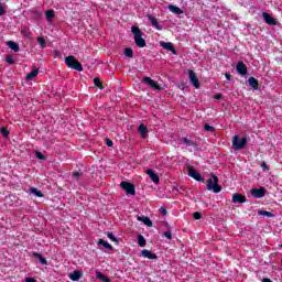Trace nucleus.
<instances>
[{"instance_id":"obj_1","label":"nucleus","mask_w":282,"mask_h":282,"mask_svg":"<svg viewBox=\"0 0 282 282\" xmlns=\"http://www.w3.org/2000/svg\"><path fill=\"white\" fill-rule=\"evenodd\" d=\"M131 32L134 36V43L137 47H147V40H144V33L137 25L131 26Z\"/></svg>"},{"instance_id":"obj_2","label":"nucleus","mask_w":282,"mask_h":282,"mask_svg":"<svg viewBox=\"0 0 282 282\" xmlns=\"http://www.w3.org/2000/svg\"><path fill=\"white\" fill-rule=\"evenodd\" d=\"M231 143L234 151H242L248 144V137L234 135Z\"/></svg>"},{"instance_id":"obj_3","label":"nucleus","mask_w":282,"mask_h":282,"mask_svg":"<svg viewBox=\"0 0 282 282\" xmlns=\"http://www.w3.org/2000/svg\"><path fill=\"white\" fill-rule=\"evenodd\" d=\"M206 188L207 191H213V193H221V186H219V177L213 174L212 177L206 182Z\"/></svg>"},{"instance_id":"obj_4","label":"nucleus","mask_w":282,"mask_h":282,"mask_svg":"<svg viewBox=\"0 0 282 282\" xmlns=\"http://www.w3.org/2000/svg\"><path fill=\"white\" fill-rule=\"evenodd\" d=\"M65 63L69 69H75V72H83V64L74 55H69L65 58Z\"/></svg>"},{"instance_id":"obj_5","label":"nucleus","mask_w":282,"mask_h":282,"mask_svg":"<svg viewBox=\"0 0 282 282\" xmlns=\"http://www.w3.org/2000/svg\"><path fill=\"white\" fill-rule=\"evenodd\" d=\"M120 187L127 193V195L135 196V185H133V183L123 181L120 183Z\"/></svg>"},{"instance_id":"obj_6","label":"nucleus","mask_w":282,"mask_h":282,"mask_svg":"<svg viewBox=\"0 0 282 282\" xmlns=\"http://www.w3.org/2000/svg\"><path fill=\"white\" fill-rule=\"evenodd\" d=\"M187 175L193 180H196V182H204V177H202V174H199L193 165L187 166Z\"/></svg>"},{"instance_id":"obj_7","label":"nucleus","mask_w":282,"mask_h":282,"mask_svg":"<svg viewBox=\"0 0 282 282\" xmlns=\"http://www.w3.org/2000/svg\"><path fill=\"white\" fill-rule=\"evenodd\" d=\"M188 78L192 85L196 88L199 89V78H197V74L193 72V69H188Z\"/></svg>"},{"instance_id":"obj_8","label":"nucleus","mask_w":282,"mask_h":282,"mask_svg":"<svg viewBox=\"0 0 282 282\" xmlns=\"http://www.w3.org/2000/svg\"><path fill=\"white\" fill-rule=\"evenodd\" d=\"M251 195L254 197V199H261L262 197H265V188L264 187L252 188Z\"/></svg>"},{"instance_id":"obj_9","label":"nucleus","mask_w":282,"mask_h":282,"mask_svg":"<svg viewBox=\"0 0 282 282\" xmlns=\"http://www.w3.org/2000/svg\"><path fill=\"white\" fill-rule=\"evenodd\" d=\"M143 83L152 87V89H156L158 91L162 90V87L160 86V84H158V82L153 80L151 77H144Z\"/></svg>"},{"instance_id":"obj_10","label":"nucleus","mask_w":282,"mask_h":282,"mask_svg":"<svg viewBox=\"0 0 282 282\" xmlns=\"http://www.w3.org/2000/svg\"><path fill=\"white\" fill-rule=\"evenodd\" d=\"M232 202L234 204H246V202H248V198H246L243 194L236 193L232 195Z\"/></svg>"},{"instance_id":"obj_11","label":"nucleus","mask_w":282,"mask_h":282,"mask_svg":"<svg viewBox=\"0 0 282 282\" xmlns=\"http://www.w3.org/2000/svg\"><path fill=\"white\" fill-rule=\"evenodd\" d=\"M140 257H143V259H151V260L158 259V254L151 252L149 249L141 250Z\"/></svg>"},{"instance_id":"obj_12","label":"nucleus","mask_w":282,"mask_h":282,"mask_svg":"<svg viewBox=\"0 0 282 282\" xmlns=\"http://www.w3.org/2000/svg\"><path fill=\"white\" fill-rule=\"evenodd\" d=\"M262 19H264L267 25H276V19L272 18L268 12H262Z\"/></svg>"},{"instance_id":"obj_13","label":"nucleus","mask_w":282,"mask_h":282,"mask_svg":"<svg viewBox=\"0 0 282 282\" xmlns=\"http://www.w3.org/2000/svg\"><path fill=\"white\" fill-rule=\"evenodd\" d=\"M161 47L163 50H167V52H172V54H177V50H175V46H173V43L171 42H160Z\"/></svg>"},{"instance_id":"obj_14","label":"nucleus","mask_w":282,"mask_h":282,"mask_svg":"<svg viewBox=\"0 0 282 282\" xmlns=\"http://www.w3.org/2000/svg\"><path fill=\"white\" fill-rule=\"evenodd\" d=\"M236 72H238L241 76H246V74H248V66H246L243 62L240 61L236 66Z\"/></svg>"},{"instance_id":"obj_15","label":"nucleus","mask_w":282,"mask_h":282,"mask_svg":"<svg viewBox=\"0 0 282 282\" xmlns=\"http://www.w3.org/2000/svg\"><path fill=\"white\" fill-rule=\"evenodd\" d=\"M138 132L140 133L141 138L144 140L149 138V128L144 126V123H141L138 128Z\"/></svg>"},{"instance_id":"obj_16","label":"nucleus","mask_w":282,"mask_h":282,"mask_svg":"<svg viewBox=\"0 0 282 282\" xmlns=\"http://www.w3.org/2000/svg\"><path fill=\"white\" fill-rule=\"evenodd\" d=\"M145 173L155 184H160V175H158V173H155L153 170H147Z\"/></svg>"},{"instance_id":"obj_17","label":"nucleus","mask_w":282,"mask_h":282,"mask_svg":"<svg viewBox=\"0 0 282 282\" xmlns=\"http://www.w3.org/2000/svg\"><path fill=\"white\" fill-rule=\"evenodd\" d=\"M148 21L159 31H162V26L160 25V22H158V19L154 15L149 14Z\"/></svg>"},{"instance_id":"obj_18","label":"nucleus","mask_w":282,"mask_h":282,"mask_svg":"<svg viewBox=\"0 0 282 282\" xmlns=\"http://www.w3.org/2000/svg\"><path fill=\"white\" fill-rule=\"evenodd\" d=\"M32 257H34L35 259H39L42 265H47V259H45V257H43L41 253L34 251L32 252Z\"/></svg>"},{"instance_id":"obj_19","label":"nucleus","mask_w":282,"mask_h":282,"mask_svg":"<svg viewBox=\"0 0 282 282\" xmlns=\"http://www.w3.org/2000/svg\"><path fill=\"white\" fill-rule=\"evenodd\" d=\"M39 76V68L33 67L32 70L26 75V80H34Z\"/></svg>"},{"instance_id":"obj_20","label":"nucleus","mask_w":282,"mask_h":282,"mask_svg":"<svg viewBox=\"0 0 282 282\" xmlns=\"http://www.w3.org/2000/svg\"><path fill=\"white\" fill-rule=\"evenodd\" d=\"M167 9L170 12H173V14H184V11L174 4H169Z\"/></svg>"},{"instance_id":"obj_21","label":"nucleus","mask_w":282,"mask_h":282,"mask_svg":"<svg viewBox=\"0 0 282 282\" xmlns=\"http://www.w3.org/2000/svg\"><path fill=\"white\" fill-rule=\"evenodd\" d=\"M70 281H80L83 279V273L80 271H74L69 274Z\"/></svg>"},{"instance_id":"obj_22","label":"nucleus","mask_w":282,"mask_h":282,"mask_svg":"<svg viewBox=\"0 0 282 282\" xmlns=\"http://www.w3.org/2000/svg\"><path fill=\"white\" fill-rule=\"evenodd\" d=\"M137 219H138V221H143L144 225L148 226L149 228H151L153 226V221L149 217L139 216Z\"/></svg>"},{"instance_id":"obj_23","label":"nucleus","mask_w":282,"mask_h":282,"mask_svg":"<svg viewBox=\"0 0 282 282\" xmlns=\"http://www.w3.org/2000/svg\"><path fill=\"white\" fill-rule=\"evenodd\" d=\"M8 47H10V50H12L13 52H20L21 47L19 46V44L14 41H9L7 43Z\"/></svg>"},{"instance_id":"obj_24","label":"nucleus","mask_w":282,"mask_h":282,"mask_svg":"<svg viewBox=\"0 0 282 282\" xmlns=\"http://www.w3.org/2000/svg\"><path fill=\"white\" fill-rule=\"evenodd\" d=\"M248 83L252 87V89H259V80L257 78L249 77Z\"/></svg>"},{"instance_id":"obj_25","label":"nucleus","mask_w":282,"mask_h":282,"mask_svg":"<svg viewBox=\"0 0 282 282\" xmlns=\"http://www.w3.org/2000/svg\"><path fill=\"white\" fill-rule=\"evenodd\" d=\"M98 246H104L106 250H113V246H111L107 240L105 239H99Z\"/></svg>"},{"instance_id":"obj_26","label":"nucleus","mask_w":282,"mask_h":282,"mask_svg":"<svg viewBox=\"0 0 282 282\" xmlns=\"http://www.w3.org/2000/svg\"><path fill=\"white\" fill-rule=\"evenodd\" d=\"M97 279L102 282H111V279H109V276L105 275L102 272H97Z\"/></svg>"},{"instance_id":"obj_27","label":"nucleus","mask_w":282,"mask_h":282,"mask_svg":"<svg viewBox=\"0 0 282 282\" xmlns=\"http://www.w3.org/2000/svg\"><path fill=\"white\" fill-rule=\"evenodd\" d=\"M123 54L127 58H133V48L131 47H126L123 50Z\"/></svg>"},{"instance_id":"obj_28","label":"nucleus","mask_w":282,"mask_h":282,"mask_svg":"<svg viewBox=\"0 0 282 282\" xmlns=\"http://www.w3.org/2000/svg\"><path fill=\"white\" fill-rule=\"evenodd\" d=\"M137 239L140 248H144V246H147V239L144 238V236L139 235Z\"/></svg>"},{"instance_id":"obj_29","label":"nucleus","mask_w":282,"mask_h":282,"mask_svg":"<svg viewBox=\"0 0 282 282\" xmlns=\"http://www.w3.org/2000/svg\"><path fill=\"white\" fill-rule=\"evenodd\" d=\"M93 83H94L95 87H98V89H105V86H102V82L100 80V78L95 77L93 79Z\"/></svg>"},{"instance_id":"obj_30","label":"nucleus","mask_w":282,"mask_h":282,"mask_svg":"<svg viewBox=\"0 0 282 282\" xmlns=\"http://www.w3.org/2000/svg\"><path fill=\"white\" fill-rule=\"evenodd\" d=\"M30 191L33 195H35V197H43L44 196L43 192L39 191L36 187H31Z\"/></svg>"},{"instance_id":"obj_31","label":"nucleus","mask_w":282,"mask_h":282,"mask_svg":"<svg viewBox=\"0 0 282 282\" xmlns=\"http://www.w3.org/2000/svg\"><path fill=\"white\" fill-rule=\"evenodd\" d=\"M258 215H261L262 217H274V214L271 212H265L263 209L258 210Z\"/></svg>"},{"instance_id":"obj_32","label":"nucleus","mask_w":282,"mask_h":282,"mask_svg":"<svg viewBox=\"0 0 282 282\" xmlns=\"http://www.w3.org/2000/svg\"><path fill=\"white\" fill-rule=\"evenodd\" d=\"M46 21H52L54 19V10L45 11Z\"/></svg>"},{"instance_id":"obj_33","label":"nucleus","mask_w":282,"mask_h":282,"mask_svg":"<svg viewBox=\"0 0 282 282\" xmlns=\"http://www.w3.org/2000/svg\"><path fill=\"white\" fill-rule=\"evenodd\" d=\"M0 132H1L2 138H8L10 135V130L6 127H2L0 129Z\"/></svg>"},{"instance_id":"obj_34","label":"nucleus","mask_w":282,"mask_h":282,"mask_svg":"<svg viewBox=\"0 0 282 282\" xmlns=\"http://www.w3.org/2000/svg\"><path fill=\"white\" fill-rule=\"evenodd\" d=\"M39 45L43 47H47V41H45L43 37H37Z\"/></svg>"},{"instance_id":"obj_35","label":"nucleus","mask_w":282,"mask_h":282,"mask_svg":"<svg viewBox=\"0 0 282 282\" xmlns=\"http://www.w3.org/2000/svg\"><path fill=\"white\" fill-rule=\"evenodd\" d=\"M35 158H36L37 160H43V161L47 160V156H45V155L43 154V152H39V151L35 152Z\"/></svg>"},{"instance_id":"obj_36","label":"nucleus","mask_w":282,"mask_h":282,"mask_svg":"<svg viewBox=\"0 0 282 282\" xmlns=\"http://www.w3.org/2000/svg\"><path fill=\"white\" fill-rule=\"evenodd\" d=\"M4 61H6V63H9V65H14V63H17V61H14V58H12V56H10V55H7L4 57Z\"/></svg>"},{"instance_id":"obj_37","label":"nucleus","mask_w":282,"mask_h":282,"mask_svg":"<svg viewBox=\"0 0 282 282\" xmlns=\"http://www.w3.org/2000/svg\"><path fill=\"white\" fill-rule=\"evenodd\" d=\"M183 143L186 144L187 147H194L195 145V142H193L188 138H183Z\"/></svg>"},{"instance_id":"obj_38","label":"nucleus","mask_w":282,"mask_h":282,"mask_svg":"<svg viewBox=\"0 0 282 282\" xmlns=\"http://www.w3.org/2000/svg\"><path fill=\"white\" fill-rule=\"evenodd\" d=\"M204 129H205V131H208L209 133H213L215 131V127H213L208 123H205Z\"/></svg>"},{"instance_id":"obj_39","label":"nucleus","mask_w":282,"mask_h":282,"mask_svg":"<svg viewBox=\"0 0 282 282\" xmlns=\"http://www.w3.org/2000/svg\"><path fill=\"white\" fill-rule=\"evenodd\" d=\"M73 177L76 182H78V178L83 177V172H73Z\"/></svg>"},{"instance_id":"obj_40","label":"nucleus","mask_w":282,"mask_h":282,"mask_svg":"<svg viewBox=\"0 0 282 282\" xmlns=\"http://www.w3.org/2000/svg\"><path fill=\"white\" fill-rule=\"evenodd\" d=\"M108 239H111L115 243H118V238L113 236V232H108L107 234Z\"/></svg>"},{"instance_id":"obj_41","label":"nucleus","mask_w":282,"mask_h":282,"mask_svg":"<svg viewBox=\"0 0 282 282\" xmlns=\"http://www.w3.org/2000/svg\"><path fill=\"white\" fill-rule=\"evenodd\" d=\"M260 166L263 171H270V165L265 163V161H263Z\"/></svg>"},{"instance_id":"obj_42","label":"nucleus","mask_w":282,"mask_h":282,"mask_svg":"<svg viewBox=\"0 0 282 282\" xmlns=\"http://www.w3.org/2000/svg\"><path fill=\"white\" fill-rule=\"evenodd\" d=\"M163 237H165L166 239H169L171 241V239H173V234L171 231H165L163 234Z\"/></svg>"},{"instance_id":"obj_43","label":"nucleus","mask_w":282,"mask_h":282,"mask_svg":"<svg viewBox=\"0 0 282 282\" xmlns=\"http://www.w3.org/2000/svg\"><path fill=\"white\" fill-rule=\"evenodd\" d=\"M3 14H6V7L0 2V17H3Z\"/></svg>"},{"instance_id":"obj_44","label":"nucleus","mask_w":282,"mask_h":282,"mask_svg":"<svg viewBox=\"0 0 282 282\" xmlns=\"http://www.w3.org/2000/svg\"><path fill=\"white\" fill-rule=\"evenodd\" d=\"M223 98H224V95H223L221 93L216 94V95L214 96V99H215V100H221Z\"/></svg>"},{"instance_id":"obj_45","label":"nucleus","mask_w":282,"mask_h":282,"mask_svg":"<svg viewBox=\"0 0 282 282\" xmlns=\"http://www.w3.org/2000/svg\"><path fill=\"white\" fill-rule=\"evenodd\" d=\"M194 219H202V214L199 212H195L193 214Z\"/></svg>"},{"instance_id":"obj_46","label":"nucleus","mask_w":282,"mask_h":282,"mask_svg":"<svg viewBox=\"0 0 282 282\" xmlns=\"http://www.w3.org/2000/svg\"><path fill=\"white\" fill-rule=\"evenodd\" d=\"M106 145L107 147H113V141L109 138L106 139Z\"/></svg>"},{"instance_id":"obj_47","label":"nucleus","mask_w":282,"mask_h":282,"mask_svg":"<svg viewBox=\"0 0 282 282\" xmlns=\"http://www.w3.org/2000/svg\"><path fill=\"white\" fill-rule=\"evenodd\" d=\"M225 78H227V80H230L232 78V75H230V73H226Z\"/></svg>"},{"instance_id":"obj_48","label":"nucleus","mask_w":282,"mask_h":282,"mask_svg":"<svg viewBox=\"0 0 282 282\" xmlns=\"http://www.w3.org/2000/svg\"><path fill=\"white\" fill-rule=\"evenodd\" d=\"M25 282H36V279H34V278H26Z\"/></svg>"},{"instance_id":"obj_49","label":"nucleus","mask_w":282,"mask_h":282,"mask_svg":"<svg viewBox=\"0 0 282 282\" xmlns=\"http://www.w3.org/2000/svg\"><path fill=\"white\" fill-rule=\"evenodd\" d=\"M161 215H167L166 208L161 207Z\"/></svg>"},{"instance_id":"obj_50","label":"nucleus","mask_w":282,"mask_h":282,"mask_svg":"<svg viewBox=\"0 0 282 282\" xmlns=\"http://www.w3.org/2000/svg\"><path fill=\"white\" fill-rule=\"evenodd\" d=\"M53 54H55V56H61V51L55 50V51H53Z\"/></svg>"},{"instance_id":"obj_51","label":"nucleus","mask_w":282,"mask_h":282,"mask_svg":"<svg viewBox=\"0 0 282 282\" xmlns=\"http://www.w3.org/2000/svg\"><path fill=\"white\" fill-rule=\"evenodd\" d=\"M262 282H273L272 280L268 279V278H263Z\"/></svg>"},{"instance_id":"obj_52","label":"nucleus","mask_w":282,"mask_h":282,"mask_svg":"<svg viewBox=\"0 0 282 282\" xmlns=\"http://www.w3.org/2000/svg\"><path fill=\"white\" fill-rule=\"evenodd\" d=\"M173 193H180V188H177V187H173Z\"/></svg>"},{"instance_id":"obj_53","label":"nucleus","mask_w":282,"mask_h":282,"mask_svg":"<svg viewBox=\"0 0 282 282\" xmlns=\"http://www.w3.org/2000/svg\"><path fill=\"white\" fill-rule=\"evenodd\" d=\"M279 248H282V243H281V245H279Z\"/></svg>"}]
</instances>
